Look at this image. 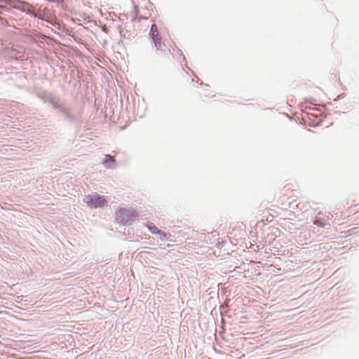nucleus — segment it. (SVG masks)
Here are the masks:
<instances>
[{
  "label": "nucleus",
  "instance_id": "1a4fd4ad",
  "mask_svg": "<svg viewBox=\"0 0 359 359\" xmlns=\"http://www.w3.org/2000/svg\"><path fill=\"white\" fill-rule=\"evenodd\" d=\"M148 229L149 231L153 234H161V231L153 224H150L148 225Z\"/></svg>",
  "mask_w": 359,
  "mask_h": 359
},
{
  "label": "nucleus",
  "instance_id": "9d476101",
  "mask_svg": "<svg viewBox=\"0 0 359 359\" xmlns=\"http://www.w3.org/2000/svg\"><path fill=\"white\" fill-rule=\"evenodd\" d=\"M139 13V8L138 6L135 5L133 7V14L131 16V21H135L137 19V15Z\"/></svg>",
  "mask_w": 359,
  "mask_h": 359
},
{
  "label": "nucleus",
  "instance_id": "423d86ee",
  "mask_svg": "<svg viewBox=\"0 0 359 359\" xmlns=\"http://www.w3.org/2000/svg\"><path fill=\"white\" fill-rule=\"evenodd\" d=\"M103 164L107 169H114L116 167V158L110 154H106Z\"/></svg>",
  "mask_w": 359,
  "mask_h": 359
},
{
  "label": "nucleus",
  "instance_id": "f03ea898",
  "mask_svg": "<svg viewBox=\"0 0 359 359\" xmlns=\"http://www.w3.org/2000/svg\"><path fill=\"white\" fill-rule=\"evenodd\" d=\"M138 218V213L131 208H121L116 212L117 223L123 226H130Z\"/></svg>",
  "mask_w": 359,
  "mask_h": 359
},
{
  "label": "nucleus",
  "instance_id": "4be33fe9",
  "mask_svg": "<svg viewBox=\"0 0 359 359\" xmlns=\"http://www.w3.org/2000/svg\"><path fill=\"white\" fill-rule=\"evenodd\" d=\"M185 67L189 69V68L188 67L187 64L185 65Z\"/></svg>",
  "mask_w": 359,
  "mask_h": 359
},
{
  "label": "nucleus",
  "instance_id": "0eeeda50",
  "mask_svg": "<svg viewBox=\"0 0 359 359\" xmlns=\"http://www.w3.org/2000/svg\"><path fill=\"white\" fill-rule=\"evenodd\" d=\"M120 34L122 37L125 39H128L130 34L129 33V31L126 29L125 27H123L122 25H120L118 27Z\"/></svg>",
  "mask_w": 359,
  "mask_h": 359
},
{
  "label": "nucleus",
  "instance_id": "4468645a",
  "mask_svg": "<svg viewBox=\"0 0 359 359\" xmlns=\"http://www.w3.org/2000/svg\"><path fill=\"white\" fill-rule=\"evenodd\" d=\"M201 85L203 86H204V89L208 90H209L210 88V85L207 84V83H201Z\"/></svg>",
  "mask_w": 359,
  "mask_h": 359
},
{
  "label": "nucleus",
  "instance_id": "2eb2a0df",
  "mask_svg": "<svg viewBox=\"0 0 359 359\" xmlns=\"http://www.w3.org/2000/svg\"><path fill=\"white\" fill-rule=\"evenodd\" d=\"M125 18L126 19L127 18V15L126 14H121L120 15V20H124Z\"/></svg>",
  "mask_w": 359,
  "mask_h": 359
},
{
  "label": "nucleus",
  "instance_id": "dca6fc26",
  "mask_svg": "<svg viewBox=\"0 0 359 359\" xmlns=\"http://www.w3.org/2000/svg\"><path fill=\"white\" fill-rule=\"evenodd\" d=\"M137 115L139 116L140 117L143 116V115H144V110L142 112H139V109H137Z\"/></svg>",
  "mask_w": 359,
  "mask_h": 359
},
{
  "label": "nucleus",
  "instance_id": "6ab92c4d",
  "mask_svg": "<svg viewBox=\"0 0 359 359\" xmlns=\"http://www.w3.org/2000/svg\"><path fill=\"white\" fill-rule=\"evenodd\" d=\"M309 126H310L311 127H313V128H315L317 126V125L315 123H309Z\"/></svg>",
  "mask_w": 359,
  "mask_h": 359
},
{
  "label": "nucleus",
  "instance_id": "39448f33",
  "mask_svg": "<svg viewBox=\"0 0 359 359\" xmlns=\"http://www.w3.org/2000/svg\"><path fill=\"white\" fill-rule=\"evenodd\" d=\"M313 224L318 226V227H330V224L327 222V219L324 217V213L321 211H319L317 215L313 218Z\"/></svg>",
  "mask_w": 359,
  "mask_h": 359
},
{
  "label": "nucleus",
  "instance_id": "f3484780",
  "mask_svg": "<svg viewBox=\"0 0 359 359\" xmlns=\"http://www.w3.org/2000/svg\"><path fill=\"white\" fill-rule=\"evenodd\" d=\"M302 108H303V106L302 107ZM311 109V110H314V109H314V108H313V107H307V106H306V107H304V109H302V111H304V109Z\"/></svg>",
  "mask_w": 359,
  "mask_h": 359
},
{
  "label": "nucleus",
  "instance_id": "412c9836",
  "mask_svg": "<svg viewBox=\"0 0 359 359\" xmlns=\"http://www.w3.org/2000/svg\"><path fill=\"white\" fill-rule=\"evenodd\" d=\"M306 102H309V103H312L313 104V102L310 100H309V99H306Z\"/></svg>",
  "mask_w": 359,
  "mask_h": 359
},
{
  "label": "nucleus",
  "instance_id": "f8f14e48",
  "mask_svg": "<svg viewBox=\"0 0 359 359\" xmlns=\"http://www.w3.org/2000/svg\"><path fill=\"white\" fill-rule=\"evenodd\" d=\"M345 97V94L344 93H341V94H339L336 99L334 100V102H337L342 98H344Z\"/></svg>",
  "mask_w": 359,
  "mask_h": 359
},
{
  "label": "nucleus",
  "instance_id": "a211bd4d",
  "mask_svg": "<svg viewBox=\"0 0 359 359\" xmlns=\"http://www.w3.org/2000/svg\"><path fill=\"white\" fill-rule=\"evenodd\" d=\"M306 114H307L308 116H313L315 118L316 117V116L314 114H313V113H306Z\"/></svg>",
  "mask_w": 359,
  "mask_h": 359
},
{
  "label": "nucleus",
  "instance_id": "20e7f679",
  "mask_svg": "<svg viewBox=\"0 0 359 359\" xmlns=\"http://www.w3.org/2000/svg\"><path fill=\"white\" fill-rule=\"evenodd\" d=\"M83 202L90 208H103L107 203L105 196L98 194L86 196Z\"/></svg>",
  "mask_w": 359,
  "mask_h": 359
},
{
  "label": "nucleus",
  "instance_id": "ddd939ff",
  "mask_svg": "<svg viewBox=\"0 0 359 359\" xmlns=\"http://www.w3.org/2000/svg\"><path fill=\"white\" fill-rule=\"evenodd\" d=\"M177 51H178L179 54L180 55V56L182 57V61H183V62H185V61H186V57H185V56L183 55L182 51L180 49H178V50H177Z\"/></svg>",
  "mask_w": 359,
  "mask_h": 359
},
{
  "label": "nucleus",
  "instance_id": "aec40b11",
  "mask_svg": "<svg viewBox=\"0 0 359 359\" xmlns=\"http://www.w3.org/2000/svg\"><path fill=\"white\" fill-rule=\"evenodd\" d=\"M194 77H195V80H197V81H199V78L196 75L194 74Z\"/></svg>",
  "mask_w": 359,
  "mask_h": 359
},
{
  "label": "nucleus",
  "instance_id": "f257e3e1",
  "mask_svg": "<svg viewBox=\"0 0 359 359\" xmlns=\"http://www.w3.org/2000/svg\"><path fill=\"white\" fill-rule=\"evenodd\" d=\"M36 96L44 103L50 104L67 123L74 126L82 123V112L74 111L56 94L43 90L37 92Z\"/></svg>",
  "mask_w": 359,
  "mask_h": 359
},
{
  "label": "nucleus",
  "instance_id": "9b49d317",
  "mask_svg": "<svg viewBox=\"0 0 359 359\" xmlns=\"http://www.w3.org/2000/svg\"><path fill=\"white\" fill-rule=\"evenodd\" d=\"M324 217L327 219V222H328V220L331 219L333 217V215L330 212H328L327 214H324Z\"/></svg>",
  "mask_w": 359,
  "mask_h": 359
},
{
  "label": "nucleus",
  "instance_id": "7ed1b4c3",
  "mask_svg": "<svg viewBox=\"0 0 359 359\" xmlns=\"http://www.w3.org/2000/svg\"><path fill=\"white\" fill-rule=\"evenodd\" d=\"M149 35L152 41V43L154 44L155 48H156V53H165L167 51L170 53V50L167 47L164 42H162L161 36L159 34L158 26L156 24H152L149 30Z\"/></svg>",
  "mask_w": 359,
  "mask_h": 359
},
{
  "label": "nucleus",
  "instance_id": "6e6552de",
  "mask_svg": "<svg viewBox=\"0 0 359 359\" xmlns=\"http://www.w3.org/2000/svg\"><path fill=\"white\" fill-rule=\"evenodd\" d=\"M18 2L20 3L22 6H15V8H16L20 11L25 12L26 7L29 6V4L25 1L19 0V1H18Z\"/></svg>",
  "mask_w": 359,
  "mask_h": 359
}]
</instances>
